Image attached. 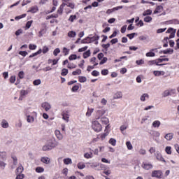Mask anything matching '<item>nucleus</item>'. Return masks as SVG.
I'll use <instances>...</instances> for the list:
<instances>
[{
  "label": "nucleus",
  "mask_w": 179,
  "mask_h": 179,
  "mask_svg": "<svg viewBox=\"0 0 179 179\" xmlns=\"http://www.w3.org/2000/svg\"><path fill=\"white\" fill-rule=\"evenodd\" d=\"M93 111H94V108H88L87 111L86 113V116L90 117V115H92V114L93 113Z\"/></svg>",
  "instance_id": "cd10ccee"
},
{
  "label": "nucleus",
  "mask_w": 179,
  "mask_h": 179,
  "mask_svg": "<svg viewBox=\"0 0 179 179\" xmlns=\"http://www.w3.org/2000/svg\"><path fill=\"white\" fill-rule=\"evenodd\" d=\"M174 136V134L173 133H168L165 135L164 138L166 141H171Z\"/></svg>",
  "instance_id": "f3484780"
},
{
  "label": "nucleus",
  "mask_w": 179,
  "mask_h": 179,
  "mask_svg": "<svg viewBox=\"0 0 179 179\" xmlns=\"http://www.w3.org/2000/svg\"><path fill=\"white\" fill-rule=\"evenodd\" d=\"M59 52H61V50H59V48H56L53 51V55H55V57H57V55H58L59 54Z\"/></svg>",
  "instance_id": "4d7b16f0"
},
{
  "label": "nucleus",
  "mask_w": 179,
  "mask_h": 179,
  "mask_svg": "<svg viewBox=\"0 0 179 179\" xmlns=\"http://www.w3.org/2000/svg\"><path fill=\"white\" fill-rule=\"evenodd\" d=\"M79 90V85H74L72 88H71V92H76Z\"/></svg>",
  "instance_id": "6e6d98bb"
},
{
  "label": "nucleus",
  "mask_w": 179,
  "mask_h": 179,
  "mask_svg": "<svg viewBox=\"0 0 179 179\" xmlns=\"http://www.w3.org/2000/svg\"><path fill=\"white\" fill-rule=\"evenodd\" d=\"M80 73H82V70L79 69L72 72V75H73V76H76V75H80Z\"/></svg>",
  "instance_id": "4c0bfd02"
},
{
  "label": "nucleus",
  "mask_w": 179,
  "mask_h": 179,
  "mask_svg": "<svg viewBox=\"0 0 179 179\" xmlns=\"http://www.w3.org/2000/svg\"><path fill=\"white\" fill-rule=\"evenodd\" d=\"M169 24H179V21L178 20H171L168 21Z\"/></svg>",
  "instance_id": "c85d7f7f"
},
{
  "label": "nucleus",
  "mask_w": 179,
  "mask_h": 179,
  "mask_svg": "<svg viewBox=\"0 0 179 179\" xmlns=\"http://www.w3.org/2000/svg\"><path fill=\"white\" fill-rule=\"evenodd\" d=\"M146 99H149V94L145 93L143 94L141 97L140 100L141 101H146Z\"/></svg>",
  "instance_id": "5701e85b"
},
{
  "label": "nucleus",
  "mask_w": 179,
  "mask_h": 179,
  "mask_svg": "<svg viewBox=\"0 0 179 179\" xmlns=\"http://www.w3.org/2000/svg\"><path fill=\"white\" fill-rule=\"evenodd\" d=\"M10 82L11 83H15V82H16V76H12L10 78Z\"/></svg>",
  "instance_id": "69168bd1"
},
{
  "label": "nucleus",
  "mask_w": 179,
  "mask_h": 179,
  "mask_svg": "<svg viewBox=\"0 0 179 179\" xmlns=\"http://www.w3.org/2000/svg\"><path fill=\"white\" fill-rule=\"evenodd\" d=\"M152 15V10H147L143 13V16H148Z\"/></svg>",
  "instance_id": "a18cd8bd"
},
{
  "label": "nucleus",
  "mask_w": 179,
  "mask_h": 179,
  "mask_svg": "<svg viewBox=\"0 0 179 179\" xmlns=\"http://www.w3.org/2000/svg\"><path fill=\"white\" fill-rule=\"evenodd\" d=\"M156 159L157 160H159V162H164V163H166V160L164 159V158H163V157L162 156V154L160 153L157 154Z\"/></svg>",
  "instance_id": "aec40b11"
},
{
  "label": "nucleus",
  "mask_w": 179,
  "mask_h": 179,
  "mask_svg": "<svg viewBox=\"0 0 179 179\" xmlns=\"http://www.w3.org/2000/svg\"><path fill=\"white\" fill-rule=\"evenodd\" d=\"M162 122H160V121L159 120H155L152 122V127L154 128H159V127H160Z\"/></svg>",
  "instance_id": "4be33fe9"
},
{
  "label": "nucleus",
  "mask_w": 179,
  "mask_h": 179,
  "mask_svg": "<svg viewBox=\"0 0 179 179\" xmlns=\"http://www.w3.org/2000/svg\"><path fill=\"white\" fill-rule=\"evenodd\" d=\"M106 109H99L96 110V120H100V118H101V117H103V115H104V114H106Z\"/></svg>",
  "instance_id": "20e7f679"
},
{
  "label": "nucleus",
  "mask_w": 179,
  "mask_h": 179,
  "mask_svg": "<svg viewBox=\"0 0 179 179\" xmlns=\"http://www.w3.org/2000/svg\"><path fill=\"white\" fill-rule=\"evenodd\" d=\"M141 167L145 170H150V169H153V165L152 164L143 163Z\"/></svg>",
  "instance_id": "0eeeda50"
},
{
  "label": "nucleus",
  "mask_w": 179,
  "mask_h": 179,
  "mask_svg": "<svg viewBox=\"0 0 179 179\" xmlns=\"http://www.w3.org/2000/svg\"><path fill=\"white\" fill-rule=\"evenodd\" d=\"M69 37H76V32L73 31H71L68 33Z\"/></svg>",
  "instance_id": "49530a36"
},
{
  "label": "nucleus",
  "mask_w": 179,
  "mask_h": 179,
  "mask_svg": "<svg viewBox=\"0 0 179 179\" xmlns=\"http://www.w3.org/2000/svg\"><path fill=\"white\" fill-rule=\"evenodd\" d=\"M41 160L42 163H44L45 164H50V162H51V159L47 157H42Z\"/></svg>",
  "instance_id": "2eb2a0df"
},
{
  "label": "nucleus",
  "mask_w": 179,
  "mask_h": 179,
  "mask_svg": "<svg viewBox=\"0 0 179 179\" xmlns=\"http://www.w3.org/2000/svg\"><path fill=\"white\" fill-rule=\"evenodd\" d=\"M27 94H29L28 90H22L20 91V96H22L23 97H24V96H27Z\"/></svg>",
  "instance_id": "72a5a7b5"
},
{
  "label": "nucleus",
  "mask_w": 179,
  "mask_h": 179,
  "mask_svg": "<svg viewBox=\"0 0 179 179\" xmlns=\"http://www.w3.org/2000/svg\"><path fill=\"white\" fill-rule=\"evenodd\" d=\"M24 175L22 173H17V176L15 179H24Z\"/></svg>",
  "instance_id": "13d9d810"
},
{
  "label": "nucleus",
  "mask_w": 179,
  "mask_h": 179,
  "mask_svg": "<svg viewBox=\"0 0 179 179\" xmlns=\"http://www.w3.org/2000/svg\"><path fill=\"white\" fill-rule=\"evenodd\" d=\"M109 143H110V145H112L113 146H115V145L117 143V140H115L114 138H110L109 140Z\"/></svg>",
  "instance_id": "864d4df0"
},
{
  "label": "nucleus",
  "mask_w": 179,
  "mask_h": 179,
  "mask_svg": "<svg viewBox=\"0 0 179 179\" xmlns=\"http://www.w3.org/2000/svg\"><path fill=\"white\" fill-rule=\"evenodd\" d=\"M76 20V15H71L69 18L70 22H73V20Z\"/></svg>",
  "instance_id": "774afa93"
},
{
  "label": "nucleus",
  "mask_w": 179,
  "mask_h": 179,
  "mask_svg": "<svg viewBox=\"0 0 179 179\" xmlns=\"http://www.w3.org/2000/svg\"><path fill=\"white\" fill-rule=\"evenodd\" d=\"M162 52H163V54H173V52H174V50L169 48V49H167L166 50L161 51L159 54H162Z\"/></svg>",
  "instance_id": "a878e982"
},
{
  "label": "nucleus",
  "mask_w": 179,
  "mask_h": 179,
  "mask_svg": "<svg viewBox=\"0 0 179 179\" xmlns=\"http://www.w3.org/2000/svg\"><path fill=\"white\" fill-rule=\"evenodd\" d=\"M89 57H90V50H87L83 54V58L86 59L89 58Z\"/></svg>",
  "instance_id": "3c124183"
},
{
  "label": "nucleus",
  "mask_w": 179,
  "mask_h": 179,
  "mask_svg": "<svg viewBox=\"0 0 179 179\" xmlns=\"http://www.w3.org/2000/svg\"><path fill=\"white\" fill-rule=\"evenodd\" d=\"M127 128H128V124H125L120 126L121 132H124V131H125V129H127Z\"/></svg>",
  "instance_id": "de8ad7c7"
},
{
  "label": "nucleus",
  "mask_w": 179,
  "mask_h": 179,
  "mask_svg": "<svg viewBox=\"0 0 179 179\" xmlns=\"http://www.w3.org/2000/svg\"><path fill=\"white\" fill-rule=\"evenodd\" d=\"M43 28H42L39 31V34H38L39 37H43V35L45 34V33L47 32V29L45 28L46 27L45 24H43Z\"/></svg>",
  "instance_id": "ddd939ff"
},
{
  "label": "nucleus",
  "mask_w": 179,
  "mask_h": 179,
  "mask_svg": "<svg viewBox=\"0 0 179 179\" xmlns=\"http://www.w3.org/2000/svg\"><path fill=\"white\" fill-rule=\"evenodd\" d=\"M151 176L152 177H156V178H162L163 172H162V171H153Z\"/></svg>",
  "instance_id": "39448f33"
},
{
  "label": "nucleus",
  "mask_w": 179,
  "mask_h": 179,
  "mask_svg": "<svg viewBox=\"0 0 179 179\" xmlns=\"http://www.w3.org/2000/svg\"><path fill=\"white\" fill-rule=\"evenodd\" d=\"M62 119L68 122V112H63L62 114Z\"/></svg>",
  "instance_id": "c756f323"
},
{
  "label": "nucleus",
  "mask_w": 179,
  "mask_h": 179,
  "mask_svg": "<svg viewBox=\"0 0 179 179\" xmlns=\"http://www.w3.org/2000/svg\"><path fill=\"white\" fill-rule=\"evenodd\" d=\"M42 108H44L45 111H50L51 110V104L48 102H43L41 104Z\"/></svg>",
  "instance_id": "423d86ee"
},
{
  "label": "nucleus",
  "mask_w": 179,
  "mask_h": 179,
  "mask_svg": "<svg viewBox=\"0 0 179 179\" xmlns=\"http://www.w3.org/2000/svg\"><path fill=\"white\" fill-rule=\"evenodd\" d=\"M165 152L167 153V155H171V147L170 146L166 147Z\"/></svg>",
  "instance_id": "5fc2aeb1"
},
{
  "label": "nucleus",
  "mask_w": 179,
  "mask_h": 179,
  "mask_svg": "<svg viewBox=\"0 0 179 179\" xmlns=\"http://www.w3.org/2000/svg\"><path fill=\"white\" fill-rule=\"evenodd\" d=\"M155 76H161V75H164V71H154L153 72Z\"/></svg>",
  "instance_id": "393cba45"
},
{
  "label": "nucleus",
  "mask_w": 179,
  "mask_h": 179,
  "mask_svg": "<svg viewBox=\"0 0 179 179\" xmlns=\"http://www.w3.org/2000/svg\"><path fill=\"white\" fill-rule=\"evenodd\" d=\"M166 33H170L169 38H174V36H176V31L173 28H169L166 31Z\"/></svg>",
  "instance_id": "1a4fd4ad"
},
{
  "label": "nucleus",
  "mask_w": 179,
  "mask_h": 179,
  "mask_svg": "<svg viewBox=\"0 0 179 179\" xmlns=\"http://www.w3.org/2000/svg\"><path fill=\"white\" fill-rule=\"evenodd\" d=\"M146 57H155V55H156V54H155V52H148L146 53Z\"/></svg>",
  "instance_id": "338daca9"
},
{
  "label": "nucleus",
  "mask_w": 179,
  "mask_h": 179,
  "mask_svg": "<svg viewBox=\"0 0 179 179\" xmlns=\"http://www.w3.org/2000/svg\"><path fill=\"white\" fill-rule=\"evenodd\" d=\"M99 38L100 36L97 35H95L93 37H90V39L92 40V43H93V41H97Z\"/></svg>",
  "instance_id": "58836bf2"
},
{
  "label": "nucleus",
  "mask_w": 179,
  "mask_h": 179,
  "mask_svg": "<svg viewBox=\"0 0 179 179\" xmlns=\"http://www.w3.org/2000/svg\"><path fill=\"white\" fill-rule=\"evenodd\" d=\"M33 85L34 86H38V85H41V80L37 79V80H34Z\"/></svg>",
  "instance_id": "79ce46f5"
},
{
  "label": "nucleus",
  "mask_w": 179,
  "mask_h": 179,
  "mask_svg": "<svg viewBox=\"0 0 179 179\" xmlns=\"http://www.w3.org/2000/svg\"><path fill=\"white\" fill-rule=\"evenodd\" d=\"M31 2V0H23L22 6H26L28 3H30Z\"/></svg>",
  "instance_id": "052dcab7"
},
{
  "label": "nucleus",
  "mask_w": 179,
  "mask_h": 179,
  "mask_svg": "<svg viewBox=\"0 0 179 179\" xmlns=\"http://www.w3.org/2000/svg\"><path fill=\"white\" fill-rule=\"evenodd\" d=\"M29 48L31 50H34L37 48V45H34V44H29Z\"/></svg>",
  "instance_id": "bf43d9fd"
},
{
  "label": "nucleus",
  "mask_w": 179,
  "mask_h": 179,
  "mask_svg": "<svg viewBox=\"0 0 179 179\" xmlns=\"http://www.w3.org/2000/svg\"><path fill=\"white\" fill-rule=\"evenodd\" d=\"M62 177H66V176H68V169L67 168H64L62 171Z\"/></svg>",
  "instance_id": "c9c22d12"
},
{
  "label": "nucleus",
  "mask_w": 179,
  "mask_h": 179,
  "mask_svg": "<svg viewBox=\"0 0 179 179\" xmlns=\"http://www.w3.org/2000/svg\"><path fill=\"white\" fill-rule=\"evenodd\" d=\"M126 146L129 150H132V149H134V146H132L131 141H127Z\"/></svg>",
  "instance_id": "7c9ffc66"
},
{
  "label": "nucleus",
  "mask_w": 179,
  "mask_h": 179,
  "mask_svg": "<svg viewBox=\"0 0 179 179\" xmlns=\"http://www.w3.org/2000/svg\"><path fill=\"white\" fill-rule=\"evenodd\" d=\"M92 128L95 132H100L103 129L101 124L97 121L92 122Z\"/></svg>",
  "instance_id": "f03ea898"
},
{
  "label": "nucleus",
  "mask_w": 179,
  "mask_h": 179,
  "mask_svg": "<svg viewBox=\"0 0 179 179\" xmlns=\"http://www.w3.org/2000/svg\"><path fill=\"white\" fill-rule=\"evenodd\" d=\"M102 47L106 50V51H108V48H110V43L103 44Z\"/></svg>",
  "instance_id": "0e129e2a"
},
{
  "label": "nucleus",
  "mask_w": 179,
  "mask_h": 179,
  "mask_svg": "<svg viewBox=\"0 0 179 179\" xmlns=\"http://www.w3.org/2000/svg\"><path fill=\"white\" fill-rule=\"evenodd\" d=\"M32 23H33V21H28V22L26 23V25H25V29H26V30L29 29V27H31Z\"/></svg>",
  "instance_id": "8fccbe9b"
},
{
  "label": "nucleus",
  "mask_w": 179,
  "mask_h": 179,
  "mask_svg": "<svg viewBox=\"0 0 179 179\" xmlns=\"http://www.w3.org/2000/svg\"><path fill=\"white\" fill-rule=\"evenodd\" d=\"M22 120H18L16 122V123H15V127H16L17 128H22Z\"/></svg>",
  "instance_id": "a19ab883"
},
{
  "label": "nucleus",
  "mask_w": 179,
  "mask_h": 179,
  "mask_svg": "<svg viewBox=\"0 0 179 179\" xmlns=\"http://www.w3.org/2000/svg\"><path fill=\"white\" fill-rule=\"evenodd\" d=\"M1 126L2 128H4V129L9 128V123L6 120L3 119L1 122Z\"/></svg>",
  "instance_id": "f8f14e48"
},
{
  "label": "nucleus",
  "mask_w": 179,
  "mask_h": 179,
  "mask_svg": "<svg viewBox=\"0 0 179 179\" xmlns=\"http://www.w3.org/2000/svg\"><path fill=\"white\" fill-rule=\"evenodd\" d=\"M5 160H6V152H0V161L5 162Z\"/></svg>",
  "instance_id": "6ab92c4d"
},
{
  "label": "nucleus",
  "mask_w": 179,
  "mask_h": 179,
  "mask_svg": "<svg viewBox=\"0 0 179 179\" xmlns=\"http://www.w3.org/2000/svg\"><path fill=\"white\" fill-rule=\"evenodd\" d=\"M65 5H66V3H63L60 6L59 8L57 10V13H59L60 15H61V13H62V10H63L64 7L65 6Z\"/></svg>",
  "instance_id": "f704fd0d"
},
{
  "label": "nucleus",
  "mask_w": 179,
  "mask_h": 179,
  "mask_svg": "<svg viewBox=\"0 0 179 179\" xmlns=\"http://www.w3.org/2000/svg\"><path fill=\"white\" fill-rule=\"evenodd\" d=\"M24 114L25 117H27V115H36V117H37V113L30 112L29 109H25L24 111Z\"/></svg>",
  "instance_id": "9d476101"
},
{
  "label": "nucleus",
  "mask_w": 179,
  "mask_h": 179,
  "mask_svg": "<svg viewBox=\"0 0 179 179\" xmlns=\"http://www.w3.org/2000/svg\"><path fill=\"white\" fill-rule=\"evenodd\" d=\"M18 78L20 79H24V71H22L18 73Z\"/></svg>",
  "instance_id": "c03bdc74"
},
{
  "label": "nucleus",
  "mask_w": 179,
  "mask_h": 179,
  "mask_svg": "<svg viewBox=\"0 0 179 179\" xmlns=\"http://www.w3.org/2000/svg\"><path fill=\"white\" fill-rule=\"evenodd\" d=\"M84 157H85V159H92V157H93V152H87L84 155Z\"/></svg>",
  "instance_id": "2f4dec72"
},
{
  "label": "nucleus",
  "mask_w": 179,
  "mask_h": 179,
  "mask_svg": "<svg viewBox=\"0 0 179 179\" xmlns=\"http://www.w3.org/2000/svg\"><path fill=\"white\" fill-rule=\"evenodd\" d=\"M85 167H86V165H85V164H83V162H80L78 164V168L80 170H83V169H85Z\"/></svg>",
  "instance_id": "e433bc0d"
},
{
  "label": "nucleus",
  "mask_w": 179,
  "mask_h": 179,
  "mask_svg": "<svg viewBox=\"0 0 179 179\" xmlns=\"http://www.w3.org/2000/svg\"><path fill=\"white\" fill-rule=\"evenodd\" d=\"M152 20V18L150 16H146L145 17H144V22H145V23H150V21Z\"/></svg>",
  "instance_id": "09e8293b"
},
{
  "label": "nucleus",
  "mask_w": 179,
  "mask_h": 179,
  "mask_svg": "<svg viewBox=\"0 0 179 179\" xmlns=\"http://www.w3.org/2000/svg\"><path fill=\"white\" fill-rule=\"evenodd\" d=\"M101 121L102 124H104V125H107V124H108V122H110V120H108V118H107L106 117H101Z\"/></svg>",
  "instance_id": "bb28decb"
},
{
  "label": "nucleus",
  "mask_w": 179,
  "mask_h": 179,
  "mask_svg": "<svg viewBox=\"0 0 179 179\" xmlns=\"http://www.w3.org/2000/svg\"><path fill=\"white\" fill-rule=\"evenodd\" d=\"M113 98L115 99H122V92H117L115 94Z\"/></svg>",
  "instance_id": "412c9836"
},
{
  "label": "nucleus",
  "mask_w": 179,
  "mask_h": 179,
  "mask_svg": "<svg viewBox=\"0 0 179 179\" xmlns=\"http://www.w3.org/2000/svg\"><path fill=\"white\" fill-rule=\"evenodd\" d=\"M48 144L51 149H54V148H57L59 145V143L55 138H50L48 141Z\"/></svg>",
  "instance_id": "7ed1b4c3"
},
{
  "label": "nucleus",
  "mask_w": 179,
  "mask_h": 179,
  "mask_svg": "<svg viewBox=\"0 0 179 179\" xmlns=\"http://www.w3.org/2000/svg\"><path fill=\"white\" fill-rule=\"evenodd\" d=\"M52 17H58V14H52L51 15L48 16L46 19L48 20V19H52Z\"/></svg>",
  "instance_id": "e2e57ef3"
},
{
  "label": "nucleus",
  "mask_w": 179,
  "mask_h": 179,
  "mask_svg": "<svg viewBox=\"0 0 179 179\" xmlns=\"http://www.w3.org/2000/svg\"><path fill=\"white\" fill-rule=\"evenodd\" d=\"M55 134L56 138H57L59 141H62V139H64V136L62 135V134H61V131L59 130H55Z\"/></svg>",
  "instance_id": "6e6552de"
},
{
  "label": "nucleus",
  "mask_w": 179,
  "mask_h": 179,
  "mask_svg": "<svg viewBox=\"0 0 179 179\" xmlns=\"http://www.w3.org/2000/svg\"><path fill=\"white\" fill-rule=\"evenodd\" d=\"M36 173H44V168L40 167V166L36 167Z\"/></svg>",
  "instance_id": "603ef678"
},
{
  "label": "nucleus",
  "mask_w": 179,
  "mask_h": 179,
  "mask_svg": "<svg viewBox=\"0 0 179 179\" xmlns=\"http://www.w3.org/2000/svg\"><path fill=\"white\" fill-rule=\"evenodd\" d=\"M135 36H138V34H136V33L129 34L127 35V37H129V38L130 40H132V38H134V37H135Z\"/></svg>",
  "instance_id": "37998d69"
},
{
  "label": "nucleus",
  "mask_w": 179,
  "mask_h": 179,
  "mask_svg": "<svg viewBox=\"0 0 179 179\" xmlns=\"http://www.w3.org/2000/svg\"><path fill=\"white\" fill-rule=\"evenodd\" d=\"M51 150H52V148H50V145L48 144V143H47V144H45V145H43L42 147V150H43V152H47V151Z\"/></svg>",
  "instance_id": "b1692460"
},
{
  "label": "nucleus",
  "mask_w": 179,
  "mask_h": 179,
  "mask_svg": "<svg viewBox=\"0 0 179 179\" xmlns=\"http://www.w3.org/2000/svg\"><path fill=\"white\" fill-rule=\"evenodd\" d=\"M5 167H6V163L3 161H0V169H1V170H5Z\"/></svg>",
  "instance_id": "ea45409f"
},
{
  "label": "nucleus",
  "mask_w": 179,
  "mask_h": 179,
  "mask_svg": "<svg viewBox=\"0 0 179 179\" xmlns=\"http://www.w3.org/2000/svg\"><path fill=\"white\" fill-rule=\"evenodd\" d=\"M28 12H30L31 13H37V12H38V7L37 6L31 7Z\"/></svg>",
  "instance_id": "4468645a"
},
{
  "label": "nucleus",
  "mask_w": 179,
  "mask_h": 179,
  "mask_svg": "<svg viewBox=\"0 0 179 179\" xmlns=\"http://www.w3.org/2000/svg\"><path fill=\"white\" fill-rule=\"evenodd\" d=\"M78 80L80 83H85V82H86V80H87V78H86V77H85V76H79Z\"/></svg>",
  "instance_id": "473e14b6"
},
{
  "label": "nucleus",
  "mask_w": 179,
  "mask_h": 179,
  "mask_svg": "<svg viewBox=\"0 0 179 179\" xmlns=\"http://www.w3.org/2000/svg\"><path fill=\"white\" fill-rule=\"evenodd\" d=\"M167 96H170V90H165L163 93V97H167Z\"/></svg>",
  "instance_id": "680f3d73"
},
{
  "label": "nucleus",
  "mask_w": 179,
  "mask_h": 179,
  "mask_svg": "<svg viewBox=\"0 0 179 179\" xmlns=\"http://www.w3.org/2000/svg\"><path fill=\"white\" fill-rule=\"evenodd\" d=\"M27 122H28L29 124H33V122H34V117L33 116V115H27Z\"/></svg>",
  "instance_id": "9b49d317"
},
{
  "label": "nucleus",
  "mask_w": 179,
  "mask_h": 179,
  "mask_svg": "<svg viewBox=\"0 0 179 179\" xmlns=\"http://www.w3.org/2000/svg\"><path fill=\"white\" fill-rule=\"evenodd\" d=\"M49 49L48 47L45 46L43 48V50L39 49L36 52L31 54V55H29V58H33L34 57H37V55H40V54H41V52H43V54H47V52H48Z\"/></svg>",
  "instance_id": "f257e3e1"
},
{
  "label": "nucleus",
  "mask_w": 179,
  "mask_h": 179,
  "mask_svg": "<svg viewBox=\"0 0 179 179\" xmlns=\"http://www.w3.org/2000/svg\"><path fill=\"white\" fill-rule=\"evenodd\" d=\"M24 169L22 164H20L19 166L16 169V174H22Z\"/></svg>",
  "instance_id": "a211bd4d"
},
{
  "label": "nucleus",
  "mask_w": 179,
  "mask_h": 179,
  "mask_svg": "<svg viewBox=\"0 0 179 179\" xmlns=\"http://www.w3.org/2000/svg\"><path fill=\"white\" fill-rule=\"evenodd\" d=\"M90 43H92V39L89 36L81 41V44H90Z\"/></svg>",
  "instance_id": "dca6fc26"
}]
</instances>
